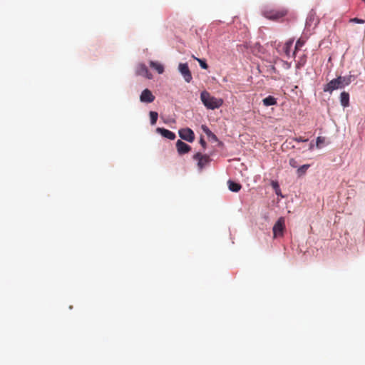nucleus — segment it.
I'll return each instance as SVG.
<instances>
[{"instance_id":"nucleus-1","label":"nucleus","mask_w":365,"mask_h":365,"mask_svg":"<svg viewBox=\"0 0 365 365\" xmlns=\"http://www.w3.org/2000/svg\"><path fill=\"white\" fill-rule=\"evenodd\" d=\"M352 78V76H346L334 78L325 85L324 91L331 93L336 89L344 88L351 83Z\"/></svg>"},{"instance_id":"nucleus-2","label":"nucleus","mask_w":365,"mask_h":365,"mask_svg":"<svg viewBox=\"0 0 365 365\" xmlns=\"http://www.w3.org/2000/svg\"><path fill=\"white\" fill-rule=\"evenodd\" d=\"M288 14V10L286 8L273 9L265 6L262 11V14L264 17L272 21H279Z\"/></svg>"},{"instance_id":"nucleus-3","label":"nucleus","mask_w":365,"mask_h":365,"mask_svg":"<svg viewBox=\"0 0 365 365\" xmlns=\"http://www.w3.org/2000/svg\"><path fill=\"white\" fill-rule=\"evenodd\" d=\"M200 99L204 106L211 110L219 108L223 104V100L222 98H217L212 96L210 93L206 91L201 93Z\"/></svg>"},{"instance_id":"nucleus-4","label":"nucleus","mask_w":365,"mask_h":365,"mask_svg":"<svg viewBox=\"0 0 365 365\" xmlns=\"http://www.w3.org/2000/svg\"><path fill=\"white\" fill-rule=\"evenodd\" d=\"M193 159L197 161V167L200 170H202L211 161L209 155H202L201 153H197L193 155Z\"/></svg>"},{"instance_id":"nucleus-5","label":"nucleus","mask_w":365,"mask_h":365,"mask_svg":"<svg viewBox=\"0 0 365 365\" xmlns=\"http://www.w3.org/2000/svg\"><path fill=\"white\" fill-rule=\"evenodd\" d=\"M178 133H179V136L182 139H183L187 142L192 143L195 140V133L192 131V130H191L189 128L180 129L178 131Z\"/></svg>"},{"instance_id":"nucleus-6","label":"nucleus","mask_w":365,"mask_h":365,"mask_svg":"<svg viewBox=\"0 0 365 365\" xmlns=\"http://www.w3.org/2000/svg\"><path fill=\"white\" fill-rule=\"evenodd\" d=\"M284 227V219L279 217L273 227L274 237L282 236Z\"/></svg>"},{"instance_id":"nucleus-7","label":"nucleus","mask_w":365,"mask_h":365,"mask_svg":"<svg viewBox=\"0 0 365 365\" xmlns=\"http://www.w3.org/2000/svg\"><path fill=\"white\" fill-rule=\"evenodd\" d=\"M178 69L181 75L183 76L185 81L187 83H190L192 79V76L187 63H180L178 66Z\"/></svg>"},{"instance_id":"nucleus-8","label":"nucleus","mask_w":365,"mask_h":365,"mask_svg":"<svg viewBox=\"0 0 365 365\" xmlns=\"http://www.w3.org/2000/svg\"><path fill=\"white\" fill-rule=\"evenodd\" d=\"M155 96L152 93V92L148 89L145 88L143 90L140 96V101L143 103H150L154 101Z\"/></svg>"},{"instance_id":"nucleus-9","label":"nucleus","mask_w":365,"mask_h":365,"mask_svg":"<svg viewBox=\"0 0 365 365\" xmlns=\"http://www.w3.org/2000/svg\"><path fill=\"white\" fill-rule=\"evenodd\" d=\"M176 148L180 155L187 153L191 150V147L180 140H177Z\"/></svg>"},{"instance_id":"nucleus-10","label":"nucleus","mask_w":365,"mask_h":365,"mask_svg":"<svg viewBox=\"0 0 365 365\" xmlns=\"http://www.w3.org/2000/svg\"><path fill=\"white\" fill-rule=\"evenodd\" d=\"M136 74L142 76H145L148 79L152 78V74L148 71L147 66L143 64H139L136 68Z\"/></svg>"},{"instance_id":"nucleus-11","label":"nucleus","mask_w":365,"mask_h":365,"mask_svg":"<svg viewBox=\"0 0 365 365\" xmlns=\"http://www.w3.org/2000/svg\"><path fill=\"white\" fill-rule=\"evenodd\" d=\"M156 130L162 136L170 140H174L176 137L175 134L173 132L163 128H158Z\"/></svg>"},{"instance_id":"nucleus-12","label":"nucleus","mask_w":365,"mask_h":365,"mask_svg":"<svg viewBox=\"0 0 365 365\" xmlns=\"http://www.w3.org/2000/svg\"><path fill=\"white\" fill-rule=\"evenodd\" d=\"M293 43L294 39L290 38L283 46V51L287 57H292V53L291 54V48L293 45Z\"/></svg>"},{"instance_id":"nucleus-13","label":"nucleus","mask_w":365,"mask_h":365,"mask_svg":"<svg viewBox=\"0 0 365 365\" xmlns=\"http://www.w3.org/2000/svg\"><path fill=\"white\" fill-rule=\"evenodd\" d=\"M227 185L229 190L232 192H237L242 188V185L240 183L235 182L230 180L227 181Z\"/></svg>"},{"instance_id":"nucleus-14","label":"nucleus","mask_w":365,"mask_h":365,"mask_svg":"<svg viewBox=\"0 0 365 365\" xmlns=\"http://www.w3.org/2000/svg\"><path fill=\"white\" fill-rule=\"evenodd\" d=\"M340 101L344 107H347L349 103V94L345 91L342 92L340 95Z\"/></svg>"},{"instance_id":"nucleus-15","label":"nucleus","mask_w":365,"mask_h":365,"mask_svg":"<svg viewBox=\"0 0 365 365\" xmlns=\"http://www.w3.org/2000/svg\"><path fill=\"white\" fill-rule=\"evenodd\" d=\"M263 104L265 106H270L277 104V100L274 97L269 96L262 100Z\"/></svg>"},{"instance_id":"nucleus-16","label":"nucleus","mask_w":365,"mask_h":365,"mask_svg":"<svg viewBox=\"0 0 365 365\" xmlns=\"http://www.w3.org/2000/svg\"><path fill=\"white\" fill-rule=\"evenodd\" d=\"M150 66L155 69L158 73L161 74L164 72V67L163 65L158 62L150 61Z\"/></svg>"},{"instance_id":"nucleus-17","label":"nucleus","mask_w":365,"mask_h":365,"mask_svg":"<svg viewBox=\"0 0 365 365\" xmlns=\"http://www.w3.org/2000/svg\"><path fill=\"white\" fill-rule=\"evenodd\" d=\"M305 43V41L302 39V38H299L297 42H296V44H295V47H294V51H293L292 53V58H295L296 57V53L298 50H299Z\"/></svg>"},{"instance_id":"nucleus-18","label":"nucleus","mask_w":365,"mask_h":365,"mask_svg":"<svg viewBox=\"0 0 365 365\" xmlns=\"http://www.w3.org/2000/svg\"><path fill=\"white\" fill-rule=\"evenodd\" d=\"M150 123L155 125L157 122L158 114L155 111H150Z\"/></svg>"},{"instance_id":"nucleus-19","label":"nucleus","mask_w":365,"mask_h":365,"mask_svg":"<svg viewBox=\"0 0 365 365\" xmlns=\"http://www.w3.org/2000/svg\"><path fill=\"white\" fill-rule=\"evenodd\" d=\"M309 168V165L307 164V165H303L302 166L299 167L298 169H297V174L299 176H301L302 175H304L307 169Z\"/></svg>"},{"instance_id":"nucleus-20","label":"nucleus","mask_w":365,"mask_h":365,"mask_svg":"<svg viewBox=\"0 0 365 365\" xmlns=\"http://www.w3.org/2000/svg\"><path fill=\"white\" fill-rule=\"evenodd\" d=\"M202 129L208 137H211L214 139L217 138L216 135L206 125H202Z\"/></svg>"},{"instance_id":"nucleus-21","label":"nucleus","mask_w":365,"mask_h":365,"mask_svg":"<svg viewBox=\"0 0 365 365\" xmlns=\"http://www.w3.org/2000/svg\"><path fill=\"white\" fill-rule=\"evenodd\" d=\"M194 58L199 63L200 67L203 69H207L208 68V65L207 64L205 60L204 59H201V58H196V57H194Z\"/></svg>"},{"instance_id":"nucleus-22","label":"nucleus","mask_w":365,"mask_h":365,"mask_svg":"<svg viewBox=\"0 0 365 365\" xmlns=\"http://www.w3.org/2000/svg\"><path fill=\"white\" fill-rule=\"evenodd\" d=\"M306 63V56L304 55L302 57L300 58L299 61L297 63V67L300 68L303 66Z\"/></svg>"},{"instance_id":"nucleus-23","label":"nucleus","mask_w":365,"mask_h":365,"mask_svg":"<svg viewBox=\"0 0 365 365\" xmlns=\"http://www.w3.org/2000/svg\"><path fill=\"white\" fill-rule=\"evenodd\" d=\"M324 143V138L319 136V137H318L317 138L316 146L318 148H321V145L323 144Z\"/></svg>"},{"instance_id":"nucleus-24","label":"nucleus","mask_w":365,"mask_h":365,"mask_svg":"<svg viewBox=\"0 0 365 365\" xmlns=\"http://www.w3.org/2000/svg\"><path fill=\"white\" fill-rule=\"evenodd\" d=\"M289 163L292 168H297L298 166L297 161L294 158H291L289 161Z\"/></svg>"},{"instance_id":"nucleus-25","label":"nucleus","mask_w":365,"mask_h":365,"mask_svg":"<svg viewBox=\"0 0 365 365\" xmlns=\"http://www.w3.org/2000/svg\"><path fill=\"white\" fill-rule=\"evenodd\" d=\"M351 21L356 24H364L365 22L364 20L358 18L351 19Z\"/></svg>"},{"instance_id":"nucleus-26","label":"nucleus","mask_w":365,"mask_h":365,"mask_svg":"<svg viewBox=\"0 0 365 365\" xmlns=\"http://www.w3.org/2000/svg\"><path fill=\"white\" fill-rule=\"evenodd\" d=\"M294 140H295L297 142H307L308 140V139H306V138H304L299 136V137L295 138L294 139Z\"/></svg>"},{"instance_id":"nucleus-27","label":"nucleus","mask_w":365,"mask_h":365,"mask_svg":"<svg viewBox=\"0 0 365 365\" xmlns=\"http://www.w3.org/2000/svg\"><path fill=\"white\" fill-rule=\"evenodd\" d=\"M200 145H201L204 148H205V147H206V144H207V143H206V142H205V140H204V138H200Z\"/></svg>"},{"instance_id":"nucleus-28","label":"nucleus","mask_w":365,"mask_h":365,"mask_svg":"<svg viewBox=\"0 0 365 365\" xmlns=\"http://www.w3.org/2000/svg\"><path fill=\"white\" fill-rule=\"evenodd\" d=\"M272 185L274 189L279 188V185L277 182H272Z\"/></svg>"},{"instance_id":"nucleus-29","label":"nucleus","mask_w":365,"mask_h":365,"mask_svg":"<svg viewBox=\"0 0 365 365\" xmlns=\"http://www.w3.org/2000/svg\"><path fill=\"white\" fill-rule=\"evenodd\" d=\"M313 148H314V144L312 143H311L309 145V150H312Z\"/></svg>"},{"instance_id":"nucleus-30","label":"nucleus","mask_w":365,"mask_h":365,"mask_svg":"<svg viewBox=\"0 0 365 365\" xmlns=\"http://www.w3.org/2000/svg\"><path fill=\"white\" fill-rule=\"evenodd\" d=\"M272 69L273 71H275V68H274V66H272Z\"/></svg>"},{"instance_id":"nucleus-31","label":"nucleus","mask_w":365,"mask_h":365,"mask_svg":"<svg viewBox=\"0 0 365 365\" xmlns=\"http://www.w3.org/2000/svg\"><path fill=\"white\" fill-rule=\"evenodd\" d=\"M365 3V0H362Z\"/></svg>"}]
</instances>
